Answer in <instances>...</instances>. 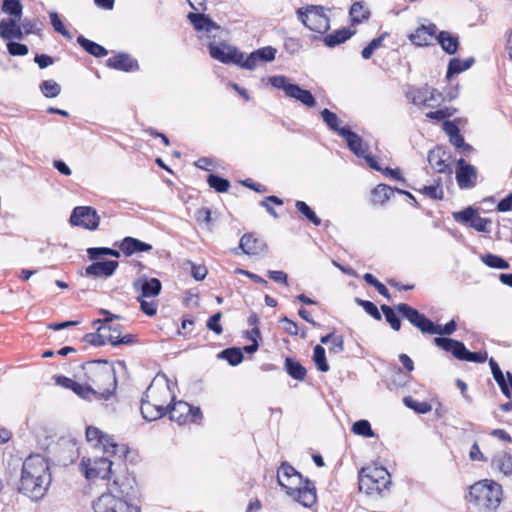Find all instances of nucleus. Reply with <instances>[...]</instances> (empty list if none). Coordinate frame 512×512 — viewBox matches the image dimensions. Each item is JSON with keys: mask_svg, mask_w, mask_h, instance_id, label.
Wrapping results in <instances>:
<instances>
[{"mask_svg": "<svg viewBox=\"0 0 512 512\" xmlns=\"http://www.w3.org/2000/svg\"><path fill=\"white\" fill-rule=\"evenodd\" d=\"M269 82L274 88L283 90L285 96L288 98L295 99L309 108L316 105V99L309 90L303 89L297 84L290 83L286 76H272L269 78Z\"/></svg>", "mask_w": 512, "mask_h": 512, "instance_id": "423d86ee", "label": "nucleus"}, {"mask_svg": "<svg viewBox=\"0 0 512 512\" xmlns=\"http://www.w3.org/2000/svg\"><path fill=\"white\" fill-rule=\"evenodd\" d=\"M145 297H138V301L140 303V310L146 314L147 316H154L157 313L158 303L154 300L147 301L144 299Z\"/></svg>", "mask_w": 512, "mask_h": 512, "instance_id": "e2e57ef3", "label": "nucleus"}, {"mask_svg": "<svg viewBox=\"0 0 512 512\" xmlns=\"http://www.w3.org/2000/svg\"><path fill=\"white\" fill-rule=\"evenodd\" d=\"M112 461L107 457L86 458L81 460V468L88 480L97 478L109 480L112 477Z\"/></svg>", "mask_w": 512, "mask_h": 512, "instance_id": "9d476101", "label": "nucleus"}, {"mask_svg": "<svg viewBox=\"0 0 512 512\" xmlns=\"http://www.w3.org/2000/svg\"><path fill=\"white\" fill-rule=\"evenodd\" d=\"M0 37L3 40H22L24 38L23 27L16 19H2L0 21Z\"/></svg>", "mask_w": 512, "mask_h": 512, "instance_id": "393cba45", "label": "nucleus"}, {"mask_svg": "<svg viewBox=\"0 0 512 512\" xmlns=\"http://www.w3.org/2000/svg\"><path fill=\"white\" fill-rule=\"evenodd\" d=\"M49 17L51 25L57 33L61 34L67 39H72L71 33L65 28L57 12H50Z\"/></svg>", "mask_w": 512, "mask_h": 512, "instance_id": "13d9d810", "label": "nucleus"}, {"mask_svg": "<svg viewBox=\"0 0 512 512\" xmlns=\"http://www.w3.org/2000/svg\"><path fill=\"white\" fill-rule=\"evenodd\" d=\"M7 51L12 56H25L28 54L29 49L25 44L9 41L7 43Z\"/></svg>", "mask_w": 512, "mask_h": 512, "instance_id": "69168bd1", "label": "nucleus"}, {"mask_svg": "<svg viewBox=\"0 0 512 512\" xmlns=\"http://www.w3.org/2000/svg\"><path fill=\"white\" fill-rule=\"evenodd\" d=\"M434 344L442 350L451 353L456 359L474 363H484L488 358L486 351L471 352L461 341L448 337H435Z\"/></svg>", "mask_w": 512, "mask_h": 512, "instance_id": "39448f33", "label": "nucleus"}, {"mask_svg": "<svg viewBox=\"0 0 512 512\" xmlns=\"http://www.w3.org/2000/svg\"><path fill=\"white\" fill-rule=\"evenodd\" d=\"M437 26L434 23L421 25L410 34V41L417 46H428L436 39Z\"/></svg>", "mask_w": 512, "mask_h": 512, "instance_id": "5701e85b", "label": "nucleus"}, {"mask_svg": "<svg viewBox=\"0 0 512 512\" xmlns=\"http://www.w3.org/2000/svg\"><path fill=\"white\" fill-rule=\"evenodd\" d=\"M219 357L225 359L231 366H237L244 359L242 350L236 347L224 349L220 352Z\"/></svg>", "mask_w": 512, "mask_h": 512, "instance_id": "79ce46f5", "label": "nucleus"}, {"mask_svg": "<svg viewBox=\"0 0 512 512\" xmlns=\"http://www.w3.org/2000/svg\"><path fill=\"white\" fill-rule=\"evenodd\" d=\"M127 482H130V480L127 479ZM130 489H132L130 483H120L119 479L117 478L113 480V483L110 487L111 492H116L120 494L121 497L128 496L130 494Z\"/></svg>", "mask_w": 512, "mask_h": 512, "instance_id": "338daca9", "label": "nucleus"}, {"mask_svg": "<svg viewBox=\"0 0 512 512\" xmlns=\"http://www.w3.org/2000/svg\"><path fill=\"white\" fill-rule=\"evenodd\" d=\"M401 316L407 319L414 327L419 329L423 334H435L436 324L433 323L424 314L406 303H400L396 306Z\"/></svg>", "mask_w": 512, "mask_h": 512, "instance_id": "f8f14e48", "label": "nucleus"}, {"mask_svg": "<svg viewBox=\"0 0 512 512\" xmlns=\"http://www.w3.org/2000/svg\"><path fill=\"white\" fill-rule=\"evenodd\" d=\"M72 391L82 399L89 401H91L92 399L99 400V397L94 391V388L91 387L87 380L84 384L76 382L74 387H72Z\"/></svg>", "mask_w": 512, "mask_h": 512, "instance_id": "c03bdc74", "label": "nucleus"}, {"mask_svg": "<svg viewBox=\"0 0 512 512\" xmlns=\"http://www.w3.org/2000/svg\"><path fill=\"white\" fill-rule=\"evenodd\" d=\"M107 341L113 345V346H117V345H120V344H123V345H132L134 343L137 342V338L135 335L133 334H126V335H123L121 336L120 333L114 335V334H109L107 336Z\"/></svg>", "mask_w": 512, "mask_h": 512, "instance_id": "4d7b16f0", "label": "nucleus"}, {"mask_svg": "<svg viewBox=\"0 0 512 512\" xmlns=\"http://www.w3.org/2000/svg\"><path fill=\"white\" fill-rule=\"evenodd\" d=\"M89 259L96 260L102 256L120 257V251L108 247H92L87 249Z\"/></svg>", "mask_w": 512, "mask_h": 512, "instance_id": "de8ad7c7", "label": "nucleus"}, {"mask_svg": "<svg viewBox=\"0 0 512 512\" xmlns=\"http://www.w3.org/2000/svg\"><path fill=\"white\" fill-rule=\"evenodd\" d=\"M358 484L361 492L383 497L389 491L391 476L384 467L367 466L359 471Z\"/></svg>", "mask_w": 512, "mask_h": 512, "instance_id": "20e7f679", "label": "nucleus"}, {"mask_svg": "<svg viewBox=\"0 0 512 512\" xmlns=\"http://www.w3.org/2000/svg\"><path fill=\"white\" fill-rule=\"evenodd\" d=\"M371 16V11L364 1H355L349 9V17L352 25L367 21Z\"/></svg>", "mask_w": 512, "mask_h": 512, "instance_id": "c756f323", "label": "nucleus"}, {"mask_svg": "<svg viewBox=\"0 0 512 512\" xmlns=\"http://www.w3.org/2000/svg\"><path fill=\"white\" fill-rule=\"evenodd\" d=\"M105 329H106V327L104 326V327H101L98 331L105 330ZM83 340L85 343H87L89 345L100 347V346H103L106 344L107 337H105L103 334H101L99 332L87 333L83 337Z\"/></svg>", "mask_w": 512, "mask_h": 512, "instance_id": "680f3d73", "label": "nucleus"}, {"mask_svg": "<svg viewBox=\"0 0 512 512\" xmlns=\"http://www.w3.org/2000/svg\"><path fill=\"white\" fill-rule=\"evenodd\" d=\"M489 366L491 368V372H492L493 378L496 381V383L498 384V386L500 387L501 392L507 398H510L511 397V392H510L509 386H508V384H507V382L505 380V376H504L502 370L500 369L498 363L493 358H490L489 359Z\"/></svg>", "mask_w": 512, "mask_h": 512, "instance_id": "4c0bfd02", "label": "nucleus"}, {"mask_svg": "<svg viewBox=\"0 0 512 512\" xmlns=\"http://www.w3.org/2000/svg\"><path fill=\"white\" fill-rule=\"evenodd\" d=\"M192 411V406L185 401L174 402L172 406L167 407V413L172 421L178 424L189 423V414Z\"/></svg>", "mask_w": 512, "mask_h": 512, "instance_id": "bb28decb", "label": "nucleus"}, {"mask_svg": "<svg viewBox=\"0 0 512 512\" xmlns=\"http://www.w3.org/2000/svg\"><path fill=\"white\" fill-rule=\"evenodd\" d=\"M427 159L431 168L437 173L452 174V168L447 162L450 159V154L443 147L437 146L431 149Z\"/></svg>", "mask_w": 512, "mask_h": 512, "instance_id": "6ab92c4d", "label": "nucleus"}, {"mask_svg": "<svg viewBox=\"0 0 512 512\" xmlns=\"http://www.w3.org/2000/svg\"><path fill=\"white\" fill-rule=\"evenodd\" d=\"M305 478L289 463L282 462L277 471V482L287 492L288 488L302 485Z\"/></svg>", "mask_w": 512, "mask_h": 512, "instance_id": "f3484780", "label": "nucleus"}, {"mask_svg": "<svg viewBox=\"0 0 512 512\" xmlns=\"http://www.w3.org/2000/svg\"><path fill=\"white\" fill-rule=\"evenodd\" d=\"M85 379L94 388L99 400H109L117 388V379L112 365L102 360L83 365Z\"/></svg>", "mask_w": 512, "mask_h": 512, "instance_id": "f03ea898", "label": "nucleus"}, {"mask_svg": "<svg viewBox=\"0 0 512 512\" xmlns=\"http://www.w3.org/2000/svg\"><path fill=\"white\" fill-rule=\"evenodd\" d=\"M492 467L503 473L505 476L512 475V455L509 452L496 454L492 458Z\"/></svg>", "mask_w": 512, "mask_h": 512, "instance_id": "c9c22d12", "label": "nucleus"}, {"mask_svg": "<svg viewBox=\"0 0 512 512\" xmlns=\"http://www.w3.org/2000/svg\"><path fill=\"white\" fill-rule=\"evenodd\" d=\"M284 367L288 375L293 379L298 381H303L305 379L307 374L306 368L298 361H295L294 359L287 357L285 359Z\"/></svg>", "mask_w": 512, "mask_h": 512, "instance_id": "58836bf2", "label": "nucleus"}, {"mask_svg": "<svg viewBox=\"0 0 512 512\" xmlns=\"http://www.w3.org/2000/svg\"><path fill=\"white\" fill-rule=\"evenodd\" d=\"M313 361L319 371L327 372L329 370V365L326 360L325 349L321 345H316L314 347Z\"/></svg>", "mask_w": 512, "mask_h": 512, "instance_id": "09e8293b", "label": "nucleus"}, {"mask_svg": "<svg viewBox=\"0 0 512 512\" xmlns=\"http://www.w3.org/2000/svg\"><path fill=\"white\" fill-rule=\"evenodd\" d=\"M119 249L125 256H131L135 253L150 251L152 245L137 238L127 236L120 242Z\"/></svg>", "mask_w": 512, "mask_h": 512, "instance_id": "c85d7f7f", "label": "nucleus"}, {"mask_svg": "<svg viewBox=\"0 0 512 512\" xmlns=\"http://www.w3.org/2000/svg\"><path fill=\"white\" fill-rule=\"evenodd\" d=\"M455 222L473 228L477 232L490 233L491 219L479 216V208L467 206L461 211L452 212Z\"/></svg>", "mask_w": 512, "mask_h": 512, "instance_id": "1a4fd4ad", "label": "nucleus"}, {"mask_svg": "<svg viewBox=\"0 0 512 512\" xmlns=\"http://www.w3.org/2000/svg\"><path fill=\"white\" fill-rule=\"evenodd\" d=\"M119 263L116 260H106L93 262L85 269L86 276L91 277H110L118 268Z\"/></svg>", "mask_w": 512, "mask_h": 512, "instance_id": "b1692460", "label": "nucleus"}, {"mask_svg": "<svg viewBox=\"0 0 512 512\" xmlns=\"http://www.w3.org/2000/svg\"><path fill=\"white\" fill-rule=\"evenodd\" d=\"M77 43L90 55L96 58L105 57L108 50L102 45L85 38L83 35L77 37Z\"/></svg>", "mask_w": 512, "mask_h": 512, "instance_id": "e433bc0d", "label": "nucleus"}, {"mask_svg": "<svg viewBox=\"0 0 512 512\" xmlns=\"http://www.w3.org/2000/svg\"><path fill=\"white\" fill-rule=\"evenodd\" d=\"M321 117L329 129L337 132L340 135V130H342L343 127L339 126L340 119L334 112L325 108L321 111Z\"/></svg>", "mask_w": 512, "mask_h": 512, "instance_id": "8fccbe9b", "label": "nucleus"}, {"mask_svg": "<svg viewBox=\"0 0 512 512\" xmlns=\"http://www.w3.org/2000/svg\"><path fill=\"white\" fill-rule=\"evenodd\" d=\"M2 11L10 15L12 19L20 20L23 6L20 0H3Z\"/></svg>", "mask_w": 512, "mask_h": 512, "instance_id": "a19ab883", "label": "nucleus"}, {"mask_svg": "<svg viewBox=\"0 0 512 512\" xmlns=\"http://www.w3.org/2000/svg\"><path fill=\"white\" fill-rule=\"evenodd\" d=\"M207 182L218 193L227 192L230 188V182L227 179L215 174L208 175Z\"/></svg>", "mask_w": 512, "mask_h": 512, "instance_id": "3c124183", "label": "nucleus"}, {"mask_svg": "<svg viewBox=\"0 0 512 512\" xmlns=\"http://www.w3.org/2000/svg\"><path fill=\"white\" fill-rule=\"evenodd\" d=\"M436 40L443 51L449 55L455 54L459 48V37L452 35L448 31H440L436 36Z\"/></svg>", "mask_w": 512, "mask_h": 512, "instance_id": "2f4dec72", "label": "nucleus"}, {"mask_svg": "<svg viewBox=\"0 0 512 512\" xmlns=\"http://www.w3.org/2000/svg\"><path fill=\"white\" fill-rule=\"evenodd\" d=\"M276 52L277 50L271 46L259 48L250 53L247 57L243 55L241 67L248 70H254L262 62L273 61L275 59Z\"/></svg>", "mask_w": 512, "mask_h": 512, "instance_id": "a211bd4d", "label": "nucleus"}, {"mask_svg": "<svg viewBox=\"0 0 512 512\" xmlns=\"http://www.w3.org/2000/svg\"><path fill=\"white\" fill-rule=\"evenodd\" d=\"M355 33V30H351L349 28L344 27L330 34H327L324 37L323 41L327 47L333 48L350 39Z\"/></svg>", "mask_w": 512, "mask_h": 512, "instance_id": "72a5a7b5", "label": "nucleus"}, {"mask_svg": "<svg viewBox=\"0 0 512 512\" xmlns=\"http://www.w3.org/2000/svg\"><path fill=\"white\" fill-rule=\"evenodd\" d=\"M429 94V86L427 84L417 87L410 85L405 91L406 98L416 106H426L427 95Z\"/></svg>", "mask_w": 512, "mask_h": 512, "instance_id": "7c9ffc66", "label": "nucleus"}, {"mask_svg": "<svg viewBox=\"0 0 512 512\" xmlns=\"http://www.w3.org/2000/svg\"><path fill=\"white\" fill-rule=\"evenodd\" d=\"M340 136L346 141L349 150L357 157H361L368 152V144L358 134L351 131L349 127H343L340 130Z\"/></svg>", "mask_w": 512, "mask_h": 512, "instance_id": "4be33fe9", "label": "nucleus"}, {"mask_svg": "<svg viewBox=\"0 0 512 512\" xmlns=\"http://www.w3.org/2000/svg\"><path fill=\"white\" fill-rule=\"evenodd\" d=\"M355 302L361 306L367 314L373 317L375 320L380 321L382 319L381 313L379 312L377 306L368 300H363L360 298H355Z\"/></svg>", "mask_w": 512, "mask_h": 512, "instance_id": "052dcab7", "label": "nucleus"}, {"mask_svg": "<svg viewBox=\"0 0 512 512\" xmlns=\"http://www.w3.org/2000/svg\"><path fill=\"white\" fill-rule=\"evenodd\" d=\"M478 171L475 166L460 158L456 164V181L460 189H471L477 185Z\"/></svg>", "mask_w": 512, "mask_h": 512, "instance_id": "dca6fc26", "label": "nucleus"}, {"mask_svg": "<svg viewBox=\"0 0 512 512\" xmlns=\"http://www.w3.org/2000/svg\"><path fill=\"white\" fill-rule=\"evenodd\" d=\"M381 310L385 316V320L389 323L391 328L395 331H399L401 328V320L394 311V309L388 305L383 304Z\"/></svg>", "mask_w": 512, "mask_h": 512, "instance_id": "864d4df0", "label": "nucleus"}, {"mask_svg": "<svg viewBox=\"0 0 512 512\" xmlns=\"http://www.w3.org/2000/svg\"><path fill=\"white\" fill-rule=\"evenodd\" d=\"M187 18L196 31H204L210 33L213 30L220 29V26L204 13L191 12L187 15Z\"/></svg>", "mask_w": 512, "mask_h": 512, "instance_id": "cd10ccee", "label": "nucleus"}, {"mask_svg": "<svg viewBox=\"0 0 512 512\" xmlns=\"http://www.w3.org/2000/svg\"><path fill=\"white\" fill-rule=\"evenodd\" d=\"M286 493L304 507H311L317 500L314 482L308 478H305L302 485L288 488Z\"/></svg>", "mask_w": 512, "mask_h": 512, "instance_id": "2eb2a0df", "label": "nucleus"}, {"mask_svg": "<svg viewBox=\"0 0 512 512\" xmlns=\"http://www.w3.org/2000/svg\"><path fill=\"white\" fill-rule=\"evenodd\" d=\"M502 493L500 484L484 479L470 486L468 502L478 512H495L502 501Z\"/></svg>", "mask_w": 512, "mask_h": 512, "instance_id": "7ed1b4c3", "label": "nucleus"}, {"mask_svg": "<svg viewBox=\"0 0 512 512\" xmlns=\"http://www.w3.org/2000/svg\"><path fill=\"white\" fill-rule=\"evenodd\" d=\"M396 192L386 184H379L372 190V202L374 204H384Z\"/></svg>", "mask_w": 512, "mask_h": 512, "instance_id": "ea45409f", "label": "nucleus"}, {"mask_svg": "<svg viewBox=\"0 0 512 512\" xmlns=\"http://www.w3.org/2000/svg\"><path fill=\"white\" fill-rule=\"evenodd\" d=\"M107 67L124 71V72H134L139 70L138 61L132 58L128 53L120 52L106 61Z\"/></svg>", "mask_w": 512, "mask_h": 512, "instance_id": "412c9836", "label": "nucleus"}, {"mask_svg": "<svg viewBox=\"0 0 512 512\" xmlns=\"http://www.w3.org/2000/svg\"><path fill=\"white\" fill-rule=\"evenodd\" d=\"M481 261L490 268L508 269L510 267L505 259L492 253L482 255Z\"/></svg>", "mask_w": 512, "mask_h": 512, "instance_id": "a18cd8bd", "label": "nucleus"}, {"mask_svg": "<svg viewBox=\"0 0 512 512\" xmlns=\"http://www.w3.org/2000/svg\"><path fill=\"white\" fill-rule=\"evenodd\" d=\"M419 192L433 200H442L444 198V191L440 183H437L436 185L424 186L419 190Z\"/></svg>", "mask_w": 512, "mask_h": 512, "instance_id": "bf43d9fd", "label": "nucleus"}, {"mask_svg": "<svg viewBox=\"0 0 512 512\" xmlns=\"http://www.w3.org/2000/svg\"><path fill=\"white\" fill-rule=\"evenodd\" d=\"M93 510L94 512H140L137 506L128 504L111 492L99 496L93 503Z\"/></svg>", "mask_w": 512, "mask_h": 512, "instance_id": "9b49d317", "label": "nucleus"}, {"mask_svg": "<svg viewBox=\"0 0 512 512\" xmlns=\"http://www.w3.org/2000/svg\"><path fill=\"white\" fill-rule=\"evenodd\" d=\"M209 54L213 59L224 64L233 63L241 67L243 53L239 52L235 47L226 45L225 43H210Z\"/></svg>", "mask_w": 512, "mask_h": 512, "instance_id": "4468645a", "label": "nucleus"}, {"mask_svg": "<svg viewBox=\"0 0 512 512\" xmlns=\"http://www.w3.org/2000/svg\"><path fill=\"white\" fill-rule=\"evenodd\" d=\"M141 414L147 421L157 420L167 414V408L163 405L152 404L147 400H141Z\"/></svg>", "mask_w": 512, "mask_h": 512, "instance_id": "473e14b6", "label": "nucleus"}, {"mask_svg": "<svg viewBox=\"0 0 512 512\" xmlns=\"http://www.w3.org/2000/svg\"><path fill=\"white\" fill-rule=\"evenodd\" d=\"M40 90L47 98H55L61 92V86L54 80H45L40 85Z\"/></svg>", "mask_w": 512, "mask_h": 512, "instance_id": "6e6d98bb", "label": "nucleus"}, {"mask_svg": "<svg viewBox=\"0 0 512 512\" xmlns=\"http://www.w3.org/2000/svg\"><path fill=\"white\" fill-rule=\"evenodd\" d=\"M351 431L356 435H360L367 438L374 436V432L371 428L370 422L364 419L356 421L352 425Z\"/></svg>", "mask_w": 512, "mask_h": 512, "instance_id": "5fc2aeb1", "label": "nucleus"}, {"mask_svg": "<svg viewBox=\"0 0 512 512\" xmlns=\"http://www.w3.org/2000/svg\"><path fill=\"white\" fill-rule=\"evenodd\" d=\"M454 112H455V109L445 107V108H442V109H439L436 111H430V112L426 113V117L430 120L440 121V120H444V119H447V118L453 116Z\"/></svg>", "mask_w": 512, "mask_h": 512, "instance_id": "0e129e2a", "label": "nucleus"}, {"mask_svg": "<svg viewBox=\"0 0 512 512\" xmlns=\"http://www.w3.org/2000/svg\"><path fill=\"white\" fill-rule=\"evenodd\" d=\"M296 209L311 223L315 226L321 225V219L316 215V213L310 208V206L301 200L296 201L295 203Z\"/></svg>", "mask_w": 512, "mask_h": 512, "instance_id": "49530a36", "label": "nucleus"}, {"mask_svg": "<svg viewBox=\"0 0 512 512\" xmlns=\"http://www.w3.org/2000/svg\"><path fill=\"white\" fill-rule=\"evenodd\" d=\"M298 19L313 32L324 34L330 28V19L322 6H309L297 10Z\"/></svg>", "mask_w": 512, "mask_h": 512, "instance_id": "0eeeda50", "label": "nucleus"}, {"mask_svg": "<svg viewBox=\"0 0 512 512\" xmlns=\"http://www.w3.org/2000/svg\"><path fill=\"white\" fill-rule=\"evenodd\" d=\"M100 217L97 211L90 206L75 207L70 216V223L87 230H96L99 226Z\"/></svg>", "mask_w": 512, "mask_h": 512, "instance_id": "ddd939ff", "label": "nucleus"}, {"mask_svg": "<svg viewBox=\"0 0 512 512\" xmlns=\"http://www.w3.org/2000/svg\"><path fill=\"white\" fill-rule=\"evenodd\" d=\"M239 248L247 255H257L266 248L264 241L253 233L244 234L239 243Z\"/></svg>", "mask_w": 512, "mask_h": 512, "instance_id": "a878e982", "label": "nucleus"}, {"mask_svg": "<svg viewBox=\"0 0 512 512\" xmlns=\"http://www.w3.org/2000/svg\"><path fill=\"white\" fill-rule=\"evenodd\" d=\"M50 483L47 460L40 454L28 456L22 464L18 491L32 500H39L46 494Z\"/></svg>", "mask_w": 512, "mask_h": 512, "instance_id": "f257e3e1", "label": "nucleus"}, {"mask_svg": "<svg viewBox=\"0 0 512 512\" xmlns=\"http://www.w3.org/2000/svg\"><path fill=\"white\" fill-rule=\"evenodd\" d=\"M221 312L213 314L207 321V328L213 331L216 335H220L223 332V328L220 324Z\"/></svg>", "mask_w": 512, "mask_h": 512, "instance_id": "774afa93", "label": "nucleus"}, {"mask_svg": "<svg viewBox=\"0 0 512 512\" xmlns=\"http://www.w3.org/2000/svg\"><path fill=\"white\" fill-rule=\"evenodd\" d=\"M475 62L474 57H468L464 60L459 58L450 59L447 67L446 78L449 80L454 75L468 70Z\"/></svg>", "mask_w": 512, "mask_h": 512, "instance_id": "f704fd0d", "label": "nucleus"}, {"mask_svg": "<svg viewBox=\"0 0 512 512\" xmlns=\"http://www.w3.org/2000/svg\"><path fill=\"white\" fill-rule=\"evenodd\" d=\"M86 439L96 447L101 446L104 452L119 456L120 458H125L129 452L127 446L117 444L112 436L103 433L94 426H88L86 428Z\"/></svg>", "mask_w": 512, "mask_h": 512, "instance_id": "6e6552de", "label": "nucleus"}, {"mask_svg": "<svg viewBox=\"0 0 512 512\" xmlns=\"http://www.w3.org/2000/svg\"><path fill=\"white\" fill-rule=\"evenodd\" d=\"M133 287L140 292V297L153 298L160 294L162 284L157 278L142 276L133 282Z\"/></svg>", "mask_w": 512, "mask_h": 512, "instance_id": "aec40b11", "label": "nucleus"}, {"mask_svg": "<svg viewBox=\"0 0 512 512\" xmlns=\"http://www.w3.org/2000/svg\"><path fill=\"white\" fill-rule=\"evenodd\" d=\"M21 26L23 27V32L26 35H42V22L39 21L38 19L24 18L23 20H21Z\"/></svg>", "mask_w": 512, "mask_h": 512, "instance_id": "603ef678", "label": "nucleus"}, {"mask_svg": "<svg viewBox=\"0 0 512 512\" xmlns=\"http://www.w3.org/2000/svg\"><path fill=\"white\" fill-rule=\"evenodd\" d=\"M403 403L406 407L414 410L418 414H426L432 410V406L427 401H418L412 396H406L403 398Z\"/></svg>", "mask_w": 512, "mask_h": 512, "instance_id": "37998d69", "label": "nucleus"}]
</instances>
